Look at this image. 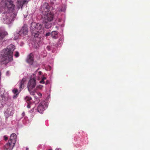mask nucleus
Returning a JSON list of instances; mask_svg holds the SVG:
<instances>
[{
	"mask_svg": "<svg viewBox=\"0 0 150 150\" xmlns=\"http://www.w3.org/2000/svg\"><path fill=\"white\" fill-rule=\"evenodd\" d=\"M41 74H42L41 71H40L38 72V74L39 75H41Z\"/></svg>",
	"mask_w": 150,
	"mask_h": 150,
	"instance_id": "nucleus-29",
	"label": "nucleus"
},
{
	"mask_svg": "<svg viewBox=\"0 0 150 150\" xmlns=\"http://www.w3.org/2000/svg\"><path fill=\"white\" fill-rule=\"evenodd\" d=\"M14 56L16 57H18L19 56V54L18 52H16Z\"/></svg>",
	"mask_w": 150,
	"mask_h": 150,
	"instance_id": "nucleus-21",
	"label": "nucleus"
},
{
	"mask_svg": "<svg viewBox=\"0 0 150 150\" xmlns=\"http://www.w3.org/2000/svg\"><path fill=\"white\" fill-rule=\"evenodd\" d=\"M38 95H40V96H42V94H41V93H39V94H38Z\"/></svg>",
	"mask_w": 150,
	"mask_h": 150,
	"instance_id": "nucleus-32",
	"label": "nucleus"
},
{
	"mask_svg": "<svg viewBox=\"0 0 150 150\" xmlns=\"http://www.w3.org/2000/svg\"><path fill=\"white\" fill-rule=\"evenodd\" d=\"M28 31L27 27V25L26 24H24L22 27L21 29L19 31L18 33L16 34L17 35V37L20 35V36L25 35L28 33Z\"/></svg>",
	"mask_w": 150,
	"mask_h": 150,
	"instance_id": "nucleus-7",
	"label": "nucleus"
},
{
	"mask_svg": "<svg viewBox=\"0 0 150 150\" xmlns=\"http://www.w3.org/2000/svg\"><path fill=\"white\" fill-rule=\"evenodd\" d=\"M4 140H5V141H6L8 139V138L6 136H4Z\"/></svg>",
	"mask_w": 150,
	"mask_h": 150,
	"instance_id": "nucleus-25",
	"label": "nucleus"
},
{
	"mask_svg": "<svg viewBox=\"0 0 150 150\" xmlns=\"http://www.w3.org/2000/svg\"><path fill=\"white\" fill-rule=\"evenodd\" d=\"M25 81V79H23L19 83V87L20 91H21L24 88V83Z\"/></svg>",
	"mask_w": 150,
	"mask_h": 150,
	"instance_id": "nucleus-14",
	"label": "nucleus"
},
{
	"mask_svg": "<svg viewBox=\"0 0 150 150\" xmlns=\"http://www.w3.org/2000/svg\"><path fill=\"white\" fill-rule=\"evenodd\" d=\"M55 150H62L61 149L58 148H57Z\"/></svg>",
	"mask_w": 150,
	"mask_h": 150,
	"instance_id": "nucleus-30",
	"label": "nucleus"
},
{
	"mask_svg": "<svg viewBox=\"0 0 150 150\" xmlns=\"http://www.w3.org/2000/svg\"><path fill=\"white\" fill-rule=\"evenodd\" d=\"M54 17V13L51 12L45 15H42V18L44 22H51L53 20Z\"/></svg>",
	"mask_w": 150,
	"mask_h": 150,
	"instance_id": "nucleus-5",
	"label": "nucleus"
},
{
	"mask_svg": "<svg viewBox=\"0 0 150 150\" xmlns=\"http://www.w3.org/2000/svg\"><path fill=\"white\" fill-rule=\"evenodd\" d=\"M50 35H51V33L50 32H48L46 34L45 36H46L47 37L49 36Z\"/></svg>",
	"mask_w": 150,
	"mask_h": 150,
	"instance_id": "nucleus-23",
	"label": "nucleus"
},
{
	"mask_svg": "<svg viewBox=\"0 0 150 150\" xmlns=\"http://www.w3.org/2000/svg\"><path fill=\"white\" fill-rule=\"evenodd\" d=\"M46 48H47V49L49 51H50L51 50L50 47V46H47V47Z\"/></svg>",
	"mask_w": 150,
	"mask_h": 150,
	"instance_id": "nucleus-24",
	"label": "nucleus"
},
{
	"mask_svg": "<svg viewBox=\"0 0 150 150\" xmlns=\"http://www.w3.org/2000/svg\"><path fill=\"white\" fill-rule=\"evenodd\" d=\"M7 35V32L5 31L3 29L0 28V40L3 39Z\"/></svg>",
	"mask_w": 150,
	"mask_h": 150,
	"instance_id": "nucleus-12",
	"label": "nucleus"
},
{
	"mask_svg": "<svg viewBox=\"0 0 150 150\" xmlns=\"http://www.w3.org/2000/svg\"><path fill=\"white\" fill-rule=\"evenodd\" d=\"M28 105H27V108H30V104H31V102H28L27 103Z\"/></svg>",
	"mask_w": 150,
	"mask_h": 150,
	"instance_id": "nucleus-22",
	"label": "nucleus"
},
{
	"mask_svg": "<svg viewBox=\"0 0 150 150\" xmlns=\"http://www.w3.org/2000/svg\"><path fill=\"white\" fill-rule=\"evenodd\" d=\"M30 29L32 35L35 38L38 37L39 33L43 30L42 25L34 22L31 23Z\"/></svg>",
	"mask_w": 150,
	"mask_h": 150,
	"instance_id": "nucleus-3",
	"label": "nucleus"
},
{
	"mask_svg": "<svg viewBox=\"0 0 150 150\" xmlns=\"http://www.w3.org/2000/svg\"><path fill=\"white\" fill-rule=\"evenodd\" d=\"M49 83V81L48 80H47L46 81V84H48Z\"/></svg>",
	"mask_w": 150,
	"mask_h": 150,
	"instance_id": "nucleus-31",
	"label": "nucleus"
},
{
	"mask_svg": "<svg viewBox=\"0 0 150 150\" xmlns=\"http://www.w3.org/2000/svg\"><path fill=\"white\" fill-rule=\"evenodd\" d=\"M34 61L33 56L32 53L29 55L27 59V62L30 64H32Z\"/></svg>",
	"mask_w": 150,
	"mask_h": 150,
	"instance_id": "nucleus-11",
	"label": "nucleus"
},
{
	"mask_svg": "<svg viewBox=\"0 0 150 150\" xmlns=\"http://www.w3.org/2000/svg\"><path fill=\"white\" fill-rule=\"evenodd\" d=\"M25 115V113L24 112H23L22 113V115L23 116V117Z\"/></svg>",
	"mask_w": 150,
	"mask_h": 150,
	"instance_id": "nucleus-28",
	"label": "nucleus"
},
{
	"mask_svg": "<svg viewBox=\"0 0 150 150\" xmlns=\"http://www.w3.org/2000/svg\"><path fill=\"white\" fill-rule=\"evenodd\" d=\"M47 106L46 102L45 101L41 102L38 105L37 109L38 111L40 113H42L45 110Z\"/></svg>",
	"mask_w": 150,
	"mask_h": 150,
	"instance_id": "nucleus-8",
	"label": "nucleus"
},
{
	"mask_svg": "<svg viewBox=\"0 0 150 150\" xmlns=\"http://www.w3.org/2000/svg\"><path fill=\"white\" fill-rule=\"evenodd\" d=\"M14 146V144H9L8 143L4 146V148L5 150H12Z\"/></svg>",
	"mask_w": 150,
	"mask_h": 150,
	"instance_id": "nucleus-13",
	"label": "nucleus"
},
{
	"mask_svg": "<svg viewBox=\"0 0 150 150\" xmlns=\"http://www.w3.org/2000/svg\"><path fill=\"white\" fill-rule=\"evenodd\" d=\"M45 27L47 29H48L51 26V24L48 22H45Z\"/></svg>",
	"mask_w": 150,
	"mask_h": 150,
	"instance_id": "nucleus-18",
	"label": "nucleus"
},
{
	"mask_svg": "<svg viewBox=\"0 0 150 150\" xmlns=\"http://www.w3.org/2000/svg\"><path fill=\"white\" fill-rule=\"evenodd\" d=\"M50 6L47 3L45 2L43 3L40 9V11L42 12V15H45L51 12L50 11Z\"/></svg>",
	"mask_w": 150,
	"mask_h": 150,
	"instance_id": "nucleus-6",
	"label": "nucleus"
},
{
	"mask_svg": "<svg viewBox=\"0 0 150 150\" xmlns=\"http://www.w3.org/2000/svg\"><path fill=\"white\" fill-rule=\"evenodd\" d=\"M26 150H28L29 149L28 148H26Z\"/></svg>",
	"mask_w": 150,
	"mask_h": 150,
	"instance_id": "nucleus-33",
	"label": "nucleus"
},
{
	"mask_svg": "<svg viewBox=\"0 0 150 150\" xmlns=\"http://www.w3.org/2000/svg\"><path fill=\"white\" fill-rule=\"evenodd\" d=\"M12 114V109L11 108H8L5 112V115L7 117H9Z\"/></svg>",
	"mask_w": 150,
	"mask_h": 150,
	"instance_id": "nucleus-15",
	"label": "nucleus"
},
{
	"mask_svg": "<svg viewBox=\"0 0 150 150\" xmlns=\"http://www.w3.org/2000/svg\"><path fill=\"white\" fill-rule=\"evenodd\" d=\"M25 101L28 103V102H30V101L32 100V98L30 97L27 96L25 98Z\"/></svg>",
	"mask_w": 150,
	"mask_h": 150,
	"instance_id": "nucleus-19",
	"label": "nucleus"
},
{
	"mask_svg": "<svg viewBox=\"0 0 150 150\" xmlns=\"http://www.w3.org/2000/svg\"><path fill=\"white\" fill-rule=\"evenodd\" d=\"M16 134L15 133L12 134L11 135L10 140H9L8 143L9 144H13L14 146L16 142Z\"/></svg>",
	"mask_w": 150,
	"mask_h": 150,
	"instance_id": "nucleus-9",
	"label": "nucleus"
},
{
	"mask_svg": "<svg viewBox=\"0 0 150 150\" xmlns=\"http://www.w3.org/2000/svg\"><path fill=\"white\" fill-rule=\"evenodd\" d=\"M43 87V86L41 85H40L39 86H38L37 87L41 89Z\"/></svg>",
	"mask_w": 150,
	"mask_h": 150,
	"instance_id": "nucleus-26",
	"label": "nucleus"
},
{
	"mask_svg": "<svg viewBox=\"0 0 150 150\" xmlns=\"http://www.w3.org/2000/svg\"><path fill=\"white\" fill-rule=\"evenodd\" d=\"M31 91H30V94L32 95H34V92H30Z\"/></svg>",
	"mask_w": 150,
	"mask_h": 150,
	"instance_id": "nucleus-27",
	"label": "nucleus"
},
{
	"mask_svg": "<svg viewBox=\"0 0 150 150\" xmlns=\"http://www.w3.org/2000/svg\"><path fill=\"white\" fill-rule=\"evenodd\" d=\"M52 37L54 39H56L58 37V33L57 31H53L51 33Z\"/></svg>",
	"mask_w": 150,
	"mask_h": 150,
	"instance_id": "nucleus-16",
	"label": "nucleus"
},
{
	"mask_svg": "<svg viewBox=\"0 0 150 150\" xmlns=\"http://www.w3.org/2000/svg\"><path fill=\"white\" fill-rule=\"evenodd\" d=\"M48 150H52V149H48Z\"/></svg>",
	"mask_w": 150,
	"mask_h": 150,
	"instance_id": "nucleus-34",
	"label": "nucleus"
},
{
	"mask_svg": "<svg viewBox=\"0 0 150 150\" xmlns=\"http://www.w3.org/2000/svg\"><path fill=\"white\" fill-rule=\"evenodd\" d=\"M27 1V0H18L17 5V11L20 8H22L23 4H25Z\"/></svg>",
	"mask_w": 150,
	"mask_h": 150,
	"instance_id": "nucleus-10",
	"label": "nucleus"
},
{
	"mask_svg": "<svg viewBox=\"0 0 150 150\" xmlns=\"http://www.w3.org/2000/svg\"><path fill=\"white\" fill-rule=\"evenodd\" d=\"M1 3L9 11V12H6L4 14L3 21L5 23L9 24L14 20L16 16V14L14 12L15 5L12 0H2Z\"/></svg>",
	"mask_w": 150,
	"mask_h": 150,
	"instance_id": "nucleus-1",
	"label": "nucleus"
},
{
	"mask_svg": "<svg viewBox=\"0 0 150 150\" xmlns=\"http://www.w3.org/2000/svg\"><path fill=\"white\" fill-rule=\"evenodd\" d=\"M46 79V78L44 77H43L42 79L40 81V83H45L44 80Z\"/></svg>",
	"mask_w": 150,
	"mask_h": 150,
	"instance_id": "nucleus-20",
	"label": "nucleus"
},
{
	"mask_svg": "<svg viewBox=\"0 0 150 150\" xmlns=\"http://www.w3.org/2000/svg\"><path fill=\"white\" fill-rule=\"evenodd\" d=\"M12 91L14 94L13 96V98H14L17 97L19 93V92H18V89H14Z\"/></svg>",
	"mask_w": 150,
	"mask_h": 150,
	"instance_id": "nucleus-17",
	"label": "nucleus"
},
{
	"mask_svg": "<svg viewBox=\"0 0 150 150\" xmlns=\"http://www.w3.org/2000/svg\"><path fill=\"white\" fill-rule=\"evenodd\" d=\"M37 71H36L32 76V79H30L29 81L27 86L28 91H30L36 85L35 78V76L37 73Z\"/></svg>",
	"mask_w": 150,
	"mask_h": 150,
	"instance_id": "nucleus-4",
	"label": "nucleus"
},
{
	"mask_svg": "<svg viewBox=\"0 0 150 150\" xmlns=\"http://www.w3.org/2000/svg\"><path fill=\"white\" fill-rule=\"evenodd\" d=\"M15 49V47L12 45L8 46L5 49H4L1 52L2 56L1 62L6 64L13 60V51Z\"/></svg>",
	"mask_w": 150,
	"mask_h": 150,
	"instance_id": "nucleus-2",
	"label": "nucleus"
}]
</instances>
